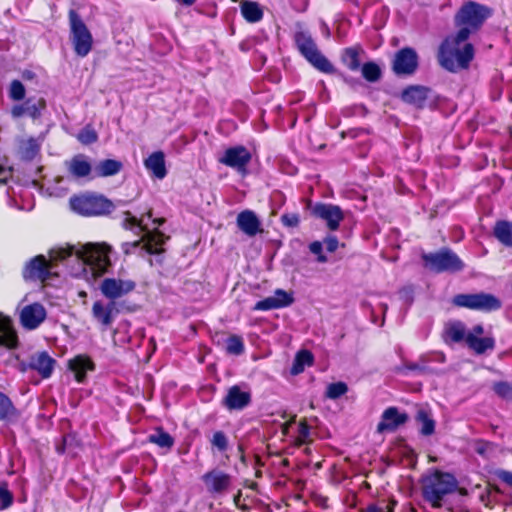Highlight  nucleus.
Here are the masks:
<instances>
[{"instance_id":"1","label":"nucleus","mask_w":512,"mask_h":512,"mask_svg":"<svg viewBox=\"0 0 512 512\" xmlns=\"http://www.w3.org/2000/svg\"><path fill=\"white\" fill-rule=\"evenodd\" d=\"M474 57V48L467 40L458 38V33L447 37L439 48L440 65L450 72L468 68Z\"/></svg>"},{"instance_id":"2","label":"nucleus","mask_w":512,"mask_h":512,"mask_svg":"<svg viewBox=\"0 0 512 512\" xmlns=\"http://www.w3.org/2000/svg\"><path fill=\"white\" fill-rule=\"evenodd\" d=\"M122 226L125 229H133L137 228L139 232H142L143 235L140 240H136L134 242H126L123 243L122 249L125 254H130L134 251V249L140 247L141 251L147 254H161L164 250L161 246L165 243L166 237L161 231L157 228L154 230H149L144 224L143 219H137L130 212H125V218L122 222Z\"/></svg>"},{"instance_id":"3","label":"nucleus","mask_w":512,"mask_h":512,"mask_svg":"<svg viewBox=\"0 0 512 512\" xmlns=\"http://www.w3.org/2000/svg\"><path fill=\"white\" fill-rule=\"evenodd\" d=\"M457 487L458 481L455 476L440 470H434L421 480L422 496L433 508L442 507L445 497L454 493Z\"/></svg>"},{"instance_id":"4","label":"nucleus","mask_w":512,"mask_h":512,"mask_svg":"<svg viewBox=\"0 0 512 512\" xmlns=\"http://www.w3.org/2000/svg\"><path fill=\"white\" fill-rule=\"evenodd\" d=\"M111 248L106 244L88 243L80 248L74 246L67 249H59L54 256L55 260H63L69 256L75 255L85 265L90 266L93 270L103 273L109 265L110 260L108 253Z\"/></svg>"},{"instance_id":"5","label":"nucleus","mask_w":512,"mask_h":512,"mask_svg":"<svg viewBox=\"0 0 512 512\" xmlns=\"http://www.w3.org/2000/svg\"><path fill=\"white\" fill-rule=\"evenodd\" d=\"M491 15L492 10L485 5L474 1L463 4L455 15V25L459 27L458 38L468 40L470 35L477 32Z\"/></svg>"},{"instance_id":"6","label":"nucleus","mask_w":512,"mask_h":512,"mask_svg":"<svg viewBox=\"0 0 512 512\" xmlns=\"http://www.w3.org/2000/svg\"><path fill=\"white\" fill-rule=\"evenodd\" d=\"M69 202L74 212L86 217L106 215L115 208L113 202L104 195L92 192L74 195Z\"/></svg>"},{"instance_id":"7","label":"nucleus","mask_w":512,"mask_h":512,"mask_svg":"<svg viewBox=\"0 0 512 512\" xmlns=\"http://www.w3.org/2000/svg\"><path fill=\"white\" fill-rule=\"evenodd\" d=\"M421 258L424 267L434 273L459 272L464 268L463 261L449 248H442L437 252L423 253Z\"/></svg>"},{"instance_id":"8","label":"nucleus","mask_w":512,"mask_h":512,"mask_svg":"<svg viewBox=\"0 0 512 512\" xmlns=\"http://www.w3.org/2000/svg\"><path fill=\"white\" fill-rule=\"evenodd\" d=\"M68 17L70 41L73 45L74 51L76 55L85 57L92 50L93 36L81 16L75 10H70Z\"/></svg>"},{"instance_id":"9","label":"nucleus","mask_w":512,"mask_h":512,"mask_svg":"<svg viewBox=\"0 0 512 512\" xmlns=\"http://www.w3.org/2000/svg\"><path fill=\"white\" fill-rule=\"evenodd\" d=\"M296 45L300 53L321 72L332 74L335 72L330 61L319 51L312 37L304 32L295 36Z\"/></svg>"},{"instance_id":"10","label":"nucleus","mask_w":512,"mask_h":512,"mask_svg":"<svg viewBox=\"0 0 512 512\" xmlns=\"http://www.w3.org/2000/svg\"><path fill=\"white\" fill-rule=\"evenodd\" d=\"M452 303L457 307L482 312L497 311L502 307V301L498 297L485 292L457 294L453 297Z\"/></svg>"},{"instance_id":"11","label":"nucleus","mask_w":512,"mask_h":512,"mask_svg":"<svg viewBox=\"0 0 512 512\" xmlns=\"http://www.w3.org/2000/svg\"><path fill=\"white\" fill-rule=\"evenodd\" d=\"M252 158L249 150L242 146H234L226 149L218 159L221 164L236 170L241 175L247 174V166Z\"/></svg>"},{"instance_id":"12","label":"nucleus","mask_w":512,"mask_h":512,"mask_svg":"<svg viewBox=\"0 0 512 512\" xmlns=\"http://www.w3.org/2000/svg\"><path fill=\"white\" fill-rule=\"evenodd\" d=\"M418 68V55L413 48L405 47L397 51L392 61V71L397 76H410Z\"/></svg>"},{"instance_id":"13","label":"nucleus","mask_w":512,"mask_h":512,"mask_svg":"<svg viewBox=\"0 0 512 512\" xmlns=\"http://www.w3.org/2000/svg\"><path fill=\"white\" fill-rule=\"evenodd\" d=\"M207 492L213 496H221L229 492L232 476L222 470L212 469L202 476Z\"/></svg>"},{"instance_id":"14","label":"nucleus","mask_w":512,"mask_h":512,"mask_svg":"<svg viewBox=\"0 0 512 512\" xmlns=\"http://www.w3.org/2000/svg\"><path fill=\"white\" fill-rule=\"evenodd\" d=\"M52 263L45 256L38 255L28 261L23 269V278L26 281L44 282L51 277Z\"/></svg>"},{"instance_id":"15","label":"nucleus","mask_w":512,"mask_h":512,"mask_svg":"<svg viewBox=\"0 0 512 512\" xmlns=\"http://www.w3.org/2000/svg\"><path fill=\"white\" fill-rule=\"evenodd\" d=\"M136 287V283L129 279L105 278L100 285L101 293L110 301H115L130 292Z\"/></svg>"},{"instance_id":"16","label":"nucleus","mask_w":512,"mask_h":512,"mask_svg":"<svg viewBox=\"0 0 512 512\" xmlns=\"http://www.w3.org/2000/svg\"><path fill=\"white\" fill-rule=\"evenodd\" d=\"M484 327L477 324L467 333V347L477 355L493 351L495 348V339L492 336H483Z\"/></svg>"},{"instance_id":"17","label":"nucleus","mask_w":512,"mask_h":512,"mask_svg":"<svg viewBox=\"0 0 512 512\" xmlns=\"http://www.w3.org/2000/svg\"><path fill=\"white\" fill-rule=\"evenodd\" d=\"M311 212L315 217L325 221L331 231H336L344 219L342 209L333 204L316 203Z\"/></svg>"},{"instance_id":"18","label":"nucleus","mask_w":512,"mask_h":512,"mask_svg":"<svg viewBox=\"0 0 512 512\" xmlns=\"http://www.w3.org/2000/svg\"><path fill=\"white\" fill-rule=\"evenodd\" d=\"M47 312L40 303L25 305L20 311V323L27 330L38 328L46 319Z\"/></svg>"},{"instance_id":"19","label":"nucleus","mask_w":512,"mask_h":512,"mask_svg":"<svg viewBox=\"0 0 512 512\" xmlns=\"http://www.w3.org/2000/svg\"><path fill=\"white\" fill-rule=\"evenodd\" d=\"M118 312L115 301L104 303L98 300L92 306V316L104 330L112 325Z\"/></svg>"},{"instance_id":"20","label":"nucleus","mask_w":512,"mask_h":512,"mask_svg":"<svg viewBox=\"0 0 512 512\" xmlns=\"http://www.w3.org/2000/svg\"><path fill=\"white\" fill-rule=\"evenodd\" d=\"M408 419V415L406 413L399 412L397 407H389L382 413L381 421L377 425V432H393L399 426L405 424Z\"/></svg>"},{"instance_id":"21","label":"nucleus","mask_w":512,"mask_h":512,"mask_svg":"<svg viewBox=\"0 0 512 512\" xmlns=\"http://www.w3.org/2000/svg\"><path fill=\"white\" fill-rule=\"evenodd\" d=\"M67 171L74 179H81L94 173L91 161L85 154H77L65 162Z\"/></svg>"},{"instance_id":"22","label":"nucleus","mask_w":512,"mask_h":512,"mask_svg":"<svg viewBox=\"0 0 512 512\" xmlns=\"http://www.w3.org/2000/svg\"><path fill=\"white\" fill-rule=\"evenodd\" d=\"M55 359H53L47 352H37L33 354L28 361V367L31 370L37 371L43 379H47L51 376L54 366Z\"/></svg>"},{"instance_id":"23","label":"nucleus","mask_w":512,"mask_h":512,"mask_svg":"<svg viewBox=\"0 0 512 512\" xmlns=\"http://www.w3.org/2000/svg\"><path fill=\"white\" fill-rule=\"evenodd\" d=\"M251 402V394L248 391H242L237 385L229 388L227 395L223 399V405L228 410H242Z\"/></svg>"},{"instance_id":"24","label":"nucleus","mask_w":512,"mask_h":512,"mask_svg":"<svg viewBox=\"0 0 512 512\" xmlns=\"http://www.w3.org/2000/svg\"><path fill=\"white\" fill-rule=\"evenodd\" d=\"M45 107V101L39 99L35 101L33 98H28L21 104L14 105L11 108V115L13 118H20L28 116L32 119H37L41 115V109Z\"/></svg>"},{"instance_id":"25","label":"nucleus","mask_w":512,"mask_h":512,"mask_svg":"<svg viewBox=\"0 0 512 512\" xmlns=\"http://www.w3.org/2000/svg\"><path fill=\"white\" fill-rule=\"evenodd\" d=\"M431 93V89L422 85H411L404 89L401 94V99L410 105L417 108H423Z\"/></svg>"},{"instance_id":"26","label":"nucleus","mask_w":512,"mask_h":512,"mask_svg":"<svg viewBox=\"0 0 512 512\" xmlns=\"http://www.w3.org/2000/svg\"><path fill=\"white\" fill-rule=\"evenodd\" d=\"M236 223L238 228L249 237H253L262 231L261 222L252 210L240 212Z\"/></svg>"},{"instance_id":"27","label":"nucleus","mask_w":512,"mask_h":512,"mask_svg":"<svg viewBox=\"0 0 512 512\" xmlns=\"http://www.w3.org/2000/svg\"><path fill=\"white\" fill-rule=\"evenodd\" d=\"M69 369L74 373L77 382L82 383L86 379V373L95 369V364L87 355H77L68 362Z\"/></svg>"},{"instance_id":"28","label":"nucleus","mask_w":512,"mask_h":512,"mask_svg":"<svg viewBox=\"0 0 512 512\" xmlns=\"http://www.w3.org/2000/svg\"><path fill=\"white\" fill-rule=\"evenodd\" d=\"M145 168L157 179H163L167 175L165 155L162 151L153 152L144 160Z\"/></svg>"},{"instance_id":"29","label":"nucleus","mask_w":512,"mask_h":512,"mask_svg":"<svg viewBox=\"0 0 512 512\" xmlns=\"http://www.w3.org/2000/svg\"><path fill=\"white\" fill-rule=\"evenodd\" d=\"M17 335L11 320L0 313V346L14 348L17 346Z\"/></svg>"},{"instance_id":"30","label":"nucleus","mask_w":512,"mask_h":512,"mask_svg":"<svg viewBox=\"0 0 512 512\" xmlns=\"http://www.w3.org/2000/svg\"><path fill=\"white\" fill-rule=\"evenodd\" d=\"M466 326L461 321H451L445 325L444 339L446 342L459 343L461 341L467 342Z\"/></svg>"},{"instance_id":"31","label":"nucleus","mask_w":512,"mask_h":512,"mask_svg":"<svg viewBox=\"0 0 512 512\" xmlns=\"http://www.w3.org/2000/svg\"><path fill=\"white\" fill-rule=\"evenodd\" d=\"M123 169V163L115 159H105L94 166V174L91 178L110 177L118 174Z\"/></svg>"},{"instance_id":"32","label":"nucleus","mask_w":512,"mask_h":512,"mask_svg":"<svg viewBox=\"0 0 512 512\" xmlns=\"http://www.w3.org/2000/svg\"><path fill=\"white\" fill-rule=\"evenodd\" d=\"M494 237L504 246L512 248V222L500 220L493 228Z\"/></svg>"},{"instance_id":"33","label":"nucleus","mask_w":512,"mask_h":512,"mask_svg":"<svg viewBox=\"0 0 512 512\" xmlns=\"http://www.w3.org/2000/svg\"><path fill=\"white\" fill-rule=\"evenodd\" d=\"M415 420L417 423L421 424V435L430 436L435 432L436 423L433 419L431 410L426 408L418 409Z\"/></svg>"},{"instance_id":"34","label":"nucleus","mask_w":512,"mask_h":512,"mask_svg":"<svg viewBox=\"0 0 512 512\" xmlns=\"http://www.w3.org/2000/svg\"><path fill=\"white\" fill-rule=\"evenodd\" d=\"M240 8L241 14L247 22L256 23L263 18V10L257 2L243 0Z\"/></svg>"},{"instance_id":"35","label":"nucleus","mask_w":512,"mask_h":512,"mask_svg":"<svg viewBox=\"0 0 512 512\" xmlns=\"http://www.w3.org/2000/svg\"><path fill=\"white\" fill-rule=\"evenodd\" d=\"M148 441L166 450H171L174 446V438L163 428H157L154 433L148 436Z\"/></svg>"},{"instance_id":"36","label":"nucleus","mask_w":512,"mask_h":512,"mask_svg":"<svg viewBox=\"0 0 512 512\" xmlns=\"http://www.w3.org/2000/svg\"><path fill=\"white\" fill-rule=\"evenodd\" d=\"M314 357L313 354L308 350H301L299 351L295 359L293 361L292 367H291V374L292 375H298L302 373L306 366H311L313 364Z\"/></svg>"},{"instance_id":"37","label":"nucleus","mask_w":512,"mask_h":512,"mask_svg":"<svg viewBox=\"0 0 512 512\" xmlns=\"http://www.w3.org/2000/svg\"><path fill=\"white\" fill-rule=\"evenodd\" d=\"M18 416L19 412L11 399L3 392H0V420L6 421Z\"/></svg>"},{"instance_id":"38","label":"nucleus","mask_w":512,"mask_h":512,"mask_svg":"<svg viewBox=\"0 0 512 512\" xmlns=\"http://www.w3.org/2000/svg\"><path fill=\"white\" fill-rule=\"evenodd\" d=\"M361 49L356 47H349L344 49L342 53V62L351 71H356L360 67L359 53Z\"/></svg>"},{"instance_id":"39","label":"nucleus","mask_w":512,"mask_h":512,"mask_svg":"<svg viewBox=\"0 0 512 512\" xmlns=\"http://www.w3.org/2000/svg\"><path fill=\"white\" fill-rule=\"evenodd\" d=\"M210 443L213 449L220 453H224L229 448V440L223 431H216L213 433Z\"/></svg>"},{"instance_id":"40","label":"nucleus","mask_w":512,"mask_h":512,"mask_svg":"<svg viewBox=\"0 0 512 512\" xmlns=\"http://www.w3.org/2000/svg\"><path fill=\"white\" fill-rule=\"evenodd\" d=\"M244 349V342L241 336L232 335L226 340V352L228 354L241 355Z\"/></svg>"},{"instance_id":"41","label":"nucleus","mask_w":512,"mask_h":512,"mask_svg":"<svg viewBox=\"0 0 512 512\" xmlns=\"http://www.w3.org/2000/svg\"><path fill=\"white\" fill-rule=\"evenodd\" d=\"M362 76L369 82H376L381 78V69L374 62H367L362 66Z\"/></svg>"},{"instance_id":"42","label":"nucleus","mask_w":512,"mask_h":512,"mask_svg":"<svg viewBox=\"0 0 512 512\" xmlns=\"http://www.w3.org/2000/svg\"><path fill=\"white\" fill-rule=\"evenodd\" d=\"M39 152V145L34 139L23 142L20 146L21 157L25 160H32Z\"/></svg>"},{"instance_id":"43","label":"nucleus","mask_w":512,"mask_h":512,"mask_svg":"<svg viewBox=\"0 0 512 512\" xmlns=\"http://www.w3.org/2000/svg\"><path fill=\"white\" fill-rule=\"evenodd\" d=\"M348 391V387L344 382H336L329 384L326 390V397L329 399H337Z\"/></svg>"},{"instance_id":"44","label":"nucleus","mask_w":512,"mask_h":512,"mask_svg":"<svg viewBox=\"0 0 512 512\" xmlns=\"http://www.w3.org/2000/svg\"><path fill=\"white\" fill-rule=\"evenodd\" d=\"M25 87L19 80H13L10 84L8 95L14 101H21L25 97Z\"/></svg>"},{"instance_id":"45","label":"nucleus","mask_w":512,"mask_h":512,"mask_svg":"<svg viewBox=\"0 0 512 512\" xmlns=\"http://www.w3.org/2000/svg\"><path fill=\"white\" fill-rule=\"evenodd\" d=\"M273 298L278 304V308L290 306L294 302L293 294L282 289L275 290Z\"/></svg>"},{"instance_id":"46","label":"nucleus","mask_w":512,"mask_h":512,"mask_svg":"<svg viewBox=\"0 0 512 512\" xmlns=\"http://www.w3.org/2000/svg\"><path fill=\"white\" fill-rule=\"evenodd\" d=\"M493 391L503 399L512 400V385L506 381L494 383Z\"/></svg>"},{"instance_id":"47","label":"nucleus","mask_w":512,"mask_h":512,"mask_svg":"<svg viewBox=\"0 0 512 512\" xmlns=\"http://www.w3.org/2000/svg\"><path fill=\"white\" fill-rule=\"evenodd\" d=\"M396 505L395 500H391L388 504L382 503H372L367 507L362 508L360 512H393L394 507Z\"/></svg>"},{"instance_id":"48","label":"nucleus","mask_w":512,"mask_h":512,"mask_svg":"<svg viewBox=\"0 0 512 512\" xmlns=\"http://www.w3.org/2000/svg\"><path fill=\"white\" fill-rule=\"evenodd\" d=\"M77 138L82 144H85V145L95 143L98 140L97 133L95 132L94 129H92L89 126L82 129L79 132Z\"/></svg>"},{"instance_id":"49","label":"nucleus","mask_w":512,"mask_h":512,"mask_svg":"<svg viewBox=\"0 0 512 512\" xmlns=\"http://www.w3.org/2000/svg\"><path fill=\"white\" fill-rule=\"evenodd\" d=\"M273 309H279L278 304L274 300L273 296H270L263 300L258 301L254 306V310H259V311H268V310H273Z\"/></svg>"},{"instance_id":"50","label":"nucleus","mask_w":512,"mask_h":512,"mask_svg":"<svg viewBox=\"0 0 512 512\" xmlns=\"http://www.w3.org/2000/svg\"><path fill=\"white\" fill-rule=\"evenodd\" d=\"M12 503L13 495L11 492L5 486H0V511L10 507Z\"/></svg>"},{"instance_id":"51","label":"nucleus","mask_w":512,"mask_h":512,"mask_svg":"<svg viewBox=\"0 0 512 512\" xmlns=\"http://www.w3.org/2000/svg\"><path fill=\"white\" fill-rule=\"evenodd\" d=\"M309 250L311 253L317 255V261L319 263H326L328 258L323 254V243L320 241H314L310 243Z\"/></svg>"},{"instance_id":"52","label":"nucleus","mask_w":512,"mask_h":512,"mask_svg":"<svg viewBox=\"0 0 512 512\" xmlns=\"http://www.w3.org/2000/svg\"><path fill=\"white\" fill-rule=\"evenodd\" d=\"M310 437V427L305 421L299 423L297 440L299 444H305Z\"/></svg>"},{"instance_id":"53","label":"nucleus","mask_w":512,"mask_h":512,"mask_svg":"<svg viewBox=\"0 0 512 512\" xmlns=\"http://www.w3.org/2000/svg\"><path fill=\"white\" fill-rule=\"evenodd\" d=\"M281 222L286 227L294 228L299 225L300 218L297 213H285L281 216Z\"/></svg>"},{"instance_id":"54","label":"nucleus","mask_w":512,"mask_h":512,"mask_svg":"<svg viewBox=\"0 0 512 512\" xmlns=\"http://www.w3.org/2000/svg\"><path fill=\"white\" fill-rule=\"evenodd\" d=\"M323 244H325L328 252L333 253L337 250L339 241L336 236L330 235L324 239Z\"/></svg>"},{"instance_id":"55","label":"nucleus","mask_w":512,"mask_h":512,"mask_svg":"<svg viewBox=\"0 0 512 512\" xmlns=\"http://www.w3.org/2000/svg\"><path fill=\"white\" fill-rule=\"evenodd\" d=\"M497 477L512 488V472L507 470H499Z\"/></svg>"},{"instance_id":"56","label":"nucleus","mask_w":512,"mask_h":512,"mask_svg":"<svg viewBox=\"0 0 512 512\" xmlns=\"http://www.w3.org/2000/svg\"><path fill=\"white\" fill-rule=\"evenodd\" d=\"M12 176V171L0 165V185H4Z\"/></svg>"},{"instance_id":"57","label":"nucleus","mask_w":512,"mask_h":512,"mask_svg":"<svg viewBox=\"0 0 512 512\" xmlns=\"http://www.w3.org/2000/svg\"><path fill=\"white\" fill-rule=\"evenodd\" d=\"M399 293H400V295L402 297H404L407 301H409V303L412 302L411 290H409V289H402V290H400Z\"/></svg>"},{"instance_id":"58","label":"nucleus","mask_w":512,"mask_h":512,"mask_svg":"<svg viewBox=\"0 0 512 512\" xmlns=\"http://www.w3.org/2000/svg\"><path fill=\"white\" fill-rule=\"evenodd\" d=\"M177 3L183 6H192L195 4L196 0H175Z\"/></svg>"},{"instance_id":"59","label":"nucleus","mask_w":512,"mask_h":512,"mask_svg":"<svg viewBox=\"0 0 512 512\" xmlns=\"http://www.w3.org/2000/svg\"><path fill=\"white\" fill-rule=\"evenodd\" d=\"M29 369H30V367H28V362H21L20 363V370L22 372H25V371H27Z\"/></svg>"},{"instance_id":"60","label":"nucleus","mask_w":512,"mask_h":512,"mask_svg":"<svg viewBox=\"0 0 512 512\" xmlns=\"http://www.w3.org/2000/svg\"><path fill=\"white\" fill-rule=\"evenodd\" d=\"M32 76H33V73H32V72H30V71H26V72H24V73H23V77H24L25 79H31V78H32Z\"/></svg>"},{"instance_id":"61","label":"nucleus","mask_w":512,"mask_h":512,"mask_svg":"<svg viewBox=\"0 0 512 512\" xmlns=\"http://www.w3.org/2000/svg\"><path fill=\"white\" fill-rule=\"evenodd\" d=\"M407 368L410 370H417V369H419V366L417 364H411V365H408Z\"/></svg>"},{"instance_id":"62","label":"nucleus","mask_w":512,"mask_h":512,"mask_svg":"<svg viewBox=\"0 0 512 512\" xmlns=\"http://www.w3.org/2000/svg\"><path fill=\"white\" fill-rule=\"evenodd\" d=\"M153 222L157 225H162L163 222H164V219L160 218V219H154Z\"/></svg>"},{"instance_id":"63","label":"nucleus","mask_w":512,"mask_h":512,"mask_svg":"<svg viewBox=\"0 0 512 512\" xmlns=\"http://www.w3.org/2000/svg\"><path fill=\"white\" fill-rule=\"evenodd\" d=\"M381 307H382V309H383V313L385 314V313H386V311H387V309H388L387 304H381Z\"/></svg>"}]
</instances>
